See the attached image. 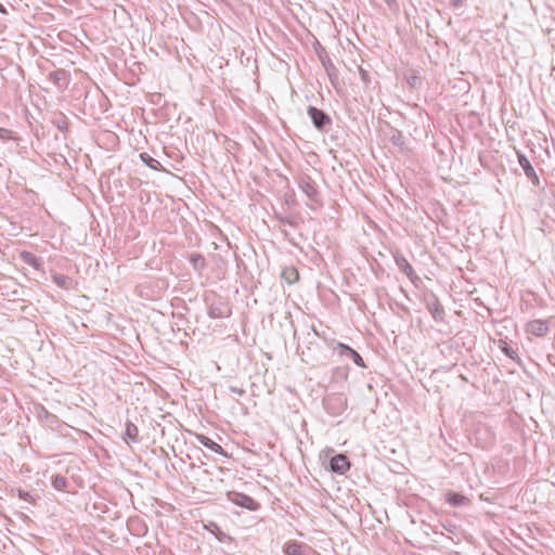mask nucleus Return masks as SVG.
Listing matches in <instances>:
<instances>
[{
    "mask_svg": "<svg viewBox=\"0 0 555 555\" xmlns=\"http://www.w3.org/2000/svg\"><path fill=\"white\" fill-rule=\"evenodd\" d=\"M140 159L147 166L150 167L151 169L153 170H162L163 167L160 165V163L153 158L150 154L147 153H141L140 154Z\"/></svg>",
    "mask_w": 555,
    "mask_h": 555,
    "instance_id": "nucleus-20",
    "label": "nucleus"
},
{
    "mask_svg": "<svg viewBox=\"0 0 555 555\" xmlns=\"http://www.w3.org/2000/svg\"><path fill=\"white\" fill-rule=\"evenodd\" d=\"M318 54H319V59L322 63V66L324 67L330 80L334 83V81L337 80V78H338V70H337L336 66L331 61L330 56L327 55V53L324 50H322Z\"/></svg>",
    "mask_w": 555,
    "mask_h": 555,
    "instance_id": "nucleus-9",
    "label": "nucleus"
},
{
    "mask_svg": "<svg viewBox=\"0 0 555 555\" xmlns=\"http://www.w3.org/2000/svg\"><path fill=\"white\" fill-rule=\"evenodd\" d=\"M232 392H235L240 396L244 395V390L243 389H240V388H236V387H231L230 388Z\"/></svg>",
    "mask_w": 555,
    "mask_h": 555,
    "instance_id": "nucleus-30",
    "label": "nucleus"
},
{
    "mask_svg": "<svg viewBox=\"0 0 555 555\" xmlns=\"http://www.w3.org/2000/svg\"><path fill=\"white\" fill-rule=\"evenodd\" d=\"M283 551L286 555H306L305 545L297 541L286 542Z\"/></svg>",
    "mask_w": 555,
    "mask_h": 555,
    "instance_id": "nucleus-13",
    "label": "nucleus"
},
{
    "mask_svg": "<svg viewBox=\"0 0 555 555\" xmlns=\"http://www.w3.org/2000/svg\"><path fill=\"white\" fill-rule=\"evenodd\" d=\"M307 113L319 131L328 132L332 119L324 111L314 106H308Z\"/></svg>",
    "mask_w": 555,
    "mask_h": 555,
    "instance_id": "nucleus-1",
    "label": "nucleus"
},
{
    "mask_svg": "<svg viewBox=\"0 0 555 555\" xmlns=\"http://www.w3.org/2000/svg\"><path fill=\"white\" fill-rule=\"evenodd\" d=\"M68 73L65 69H56L49 74V79L56 86H66L68 81Z\"/></svg>",
    "mask_w": 555,
    "mask_h": 555,
    "instance_id": "nucleus-14",
    "label": "nucleus"
},
{
    "mask_svg": "<svg viewBox=\"0 0 555 555\" xmlns=\"http://www.w3.org/2000/svg\"><path fill=\"white\" fill-rule=\"evenodd\" d=\"M196 439L202 446L211 450L212 452L224 456L228 455L224 449L219 443L211 440L209 437L203 434H196Z\"/></svg>",
    "mask_w": 555,
    "mask_h": 555,
    "instance_id": "nucleus-12",
    "label": "nucleus"
},
{
    "mask_svg": "<svg viewBox=\"0 0 555 555\" xmlns=\"http://www.w3.org/2000/svg\"><path fill=\"white\" fill-rule=\"evenodd\" d=\"M330 468L337 474H345L350 468V463L346 455L337 454L330 460Z\"/></svg>",
    "mask_w": 555,
    "mask_h": 555,
    "instance_id": "nucleus-10",
    "label": "nucleus"
},
{
    "mask_svg": "<svg viewBox=\"0 0 555 555\" xmlns=\"http://www.w3.org/2000/svg\"><path fill=\"white\" fill-rule=\"evenodd\" d=\"M299 188L306 194V196L313 203L320 202L319 192L315 188V183L310 177H302L299 181Z\"/></svg>",
    "mask_w": 555,
    "mask_h": 555,
    "instance_id": "nucleus-6",
    "label": "nucleus"
},
{
    "mask_svg": "<svg viewBox=\"0 0 555 555\" xmlns=\"http://www.w3.org/2000/svg\"><path fill=\"white\" fill-rule=\"evenodd\" d=\"M426 307L436 321H443V307L440 305L438 298L434 294H430L426 297Z\"/></svg>",
    "mask_w": 555,
    "mask_h": 555,
    "instance_id": "nucleus-7",
    "label": "nucleus"
},
{
    "mask_svg": "<svg viewBox=\"0 0 555 555\" xmlns=\"http://www.w3.org/2000/svg\"><path fill=\"white\" fill-rule=\"evenodd\" d=\"M208 315L212 319L228 318L231 315V307L225 299L215 297L209 304Z\"/></svg>",
    "mask_w": 555,
    "mask_h": 555,
    "instance_id": "nucleus-2",
    "label": "nucleus"
},
{
    "mask_svg": "<svg viewBox=\"0 0 555 555\" xmlns=\"http://www.w3.org/2000/svg\"><path fill=\"white\" fill-rule=\"evenodd\" d=\"M11 138V131L4 128H0V139L7 140Z\"/></svg>",
    "mask_w": 555,
    "mask_h": 555,
    "instance_id": "nucleus-26",
    "label": "nucleus"
},
{
    "mask_svg": "<svg viewBox=\"0 0 555 555\" xmlns=\"http://www.w3.org/2000/svg\"><path fill=\"white\" fill-rule=\"evenodd\" d=\"M337 348L341 357L351 359L359 367H366L363 358L354 349L343 343H338Z\"/></svg>",
    "mask_w": 555,
    "mask_h": 555,
    "instance_id": "nucleus-8",
    "label": "nucleus"
},
{
    "mask_svg": "<svg viewBox=\"0 0 555 555\" xmlns=\"http://www.w3.org/2000/svg\"><path fill=\"white\" fill-rule=\"evenodd\" d=\"M391 141L395 145L401 146L403 144V137L400 131L393 130V134L391 135Z\"/></svg>",
    "mask_w": 555,
    "mask_h": 555,
    "instance_id": "nucleus-25",
    "label": "nucleus"
},
{
    "mask_svg": "<svg viewBox=\"0 0 555 555\" xmlns=\"http://www.w3.org/2000/svg\"><path fill=\"white\" fill-rule=\"evenodd\" d=\"M516 154H517L518 164L522 168L526 177L534 185H539L540 184L539 177L537 176L535 170H534L533 166L531 165L530 160L527 158V156L525 154H522L519 151H516Z\"/></svg>",
    "mask_w": 555,
    "mask_h": 555,
    "instance_id": "nucleus-5",
    "label": "nucleus"
},
{
    "mask_svg": "<svg viewBox=\"0 0 555 555\" xmlns=\"http://www.w3.org/2000/svg\"><path fill=\"white\" fill-rule=\"evenodd\" d=\"M124 439L127 443L139 441V429H138L137 425L130 421H128L126 423Z\"/></svg>",
    "mask_w": 555,
    "mask_h": 555,
    "instance_id": "nucleus-15",
    "label": "nucleus"
},
{
    "mask_svg": "<svg viewBox=\"0 0 555 555\" xmlns=\"http://www.w3.org/2000/svg\"><path fill=\"white\" fill-rule=\"evenodd\" d=\"M53 281L57 286L65 288V289L68 288L69 282H70L69 278L64 274H54Z\"/></svg>",
    "mask_w": 555,
    "mask_h": 555,
    "instance_id": "nucleus-24",
    "label": "nucleus"
},
{
    "mask_svg": "<svg viewBox=\"0 0 555 555\" xmlns=\"http://www.w3.org/2000/svg\"><path fill=\"white\" fill-rule=\"evenodd\" d=\"M446 500L452 506H463L469 502L466 496L453 491L446 493Z\"/></svg>",
    "mask_w": 555,
    "mask_h": 555,
    "instance_id": "nucleus-16",
    "label": "nucleus"
},
{
    "mask_svg": "<svg viewBox=\"0 0 555 555\" xmlns=\"http://www.w3.org/2000/svg\"><path fill=\"white\" fill-rule=\"evenodd\" d=\"M499 348L509 359L514 360L517 363H520V359L518 357L517 351L515 349H513L506 341L500 340Z\"/></svg>",
    "mask_w": 555,
    "mask_h": 555,
    "instance_id": "nucleus-19",
    "label": "nucleus"
},
{
    "mask_svg": "<svg viewBox=\"0 0 555 555\" xmlns=\"http://www.w3.org/2000/svg\"><path fill=\"white\" fill-rule=\"evenodd\" d=\"M0 13H7L5 8L0 3Z\"/></svg>",
    "mask_w": 555,
    "mask_h": 555,
    "instance_id": "nucleus-31",
    "label": "nucleus"
},
{
    "mask_svg": "<svg viewBox=\"0 0 555 555\" xmlns=\"http://www.w3.org/2000/svg\"><path fill=\"white\" fill-rule=\"evenodd\" d=\"M21 259L35 269H39L41 266V259L30 251H22Z\"/></svg>",
    "mask_w": 555,
    "mask_h": 555,
    "instance_id": "nucleus-18",
    "label": "nucleus"
},
{
    "mask_svg": "<svg viewBox=\"0 0 555 555\" xmlns=\"http://www.w3.org/2000/svg\"><path fill=\"white\" fill-rule=\"evenodd\" d=\"M359 72L361 74V78L363 79V81H367L369 75L366 70H364L362 67H359Z\"/></svg>",
    "mask_w": 555,
    "mask_h": 555,
    "instance_id": "nucleus-29",
    "label": "nucleus"
},
{
    "mask_svg": "<svg viewBox=\"0 0 555 555\" xmlns=\"http://www.w3.org/2000/svg\"><path fill=\"white\" fill-rule=\"evenodd\" d=\"M311 330H312V332H313V333H312V334H311V333H308V334H307V338H308V340H309V343H310V344H312V341H311V339H310L311 337H318V336H319V333L317 332V330L314 328V326H312V327H311Z\"/></svg>",
    "mask_w": 555,
    "mask_h": 555,
    "instance_id": "nucleus-27",
    "label": "nucleus"
},
{
    "mask_svg": "<svg viewBox=\"0 0 555 555\" xmlns=\"http://www.w3.org/2000/svg\"><path fill=\"white\" fill-rule=\"evenodd\" d=\"M39 417L44 418L46 423L49 426H54L57 424L59 420L55 415L49 413L44 408L41 409V412L39 413Z\"/></svg>",
    "mask_w": 555,
    "mask_h": 555,
    "instance_id": "nucleus-23",
    "label": "nucleus"
},
{
    "mask_svg": "<svg viewBox=\"0 0 555 555\" xmlns=\"http://www.w3.org/2000/svg\"><path fill=\"white\" fill-rule=\"evenodd\" d=\"M228 498L235 505L245 507L249 511H257L259 507V503L245 493L233 491L228 493Z\"/></svg>",
    "mask_w": 555,
    "mask_h": 555,
    "instance_id": "nucleus-3",
    "label": "nucleus"
},
{
    "mask_svg": "<svg viewBox=\"0 0 555 555\" xmlns=\"http://www.w3.org/2000/svg\"><path fill=\"white\" fill-rule=\"evenodd\" d=\"M526 331L534 336H545L548 332V323L543 320H533L527 323Z\"/></svg>",
    "mask_w": 555,
    "mask_h": 555,
    "instance_id": "nucleus-11",
    "label": "nucleus"
},
{
    "mask_svg": "<svg viewBox=\"0 0 555 555\" xmlns=\"http://www.w3.org/2000/svg\"><path fill=\"white\" fill-rule=\"evenodd\" d=\"M281 278L288 284H294L299 279V273L295 267H285L282 270Z\"/></svg>",
    "mask_w": 555,
    "mask_h": 555,
    "instance_id": "nucleus-17",
    "label": "nucleus"
},
{
    "mask_svg": "<svg viewBox=\"0 0 555 555\" xmlns=\"http://www.w3.org/2000/svg\"><path fill=\"white\" fill-rule=\"evenodd\" d=\"M190 262L192 263L193 268L197 271H201L205 268V258L201 254H192L190 256Z\"/></svg>",
    "mask_w": 555,
    "mask_h": 555,
    "instance_id": "nucleus-21",
    "label": "nucleus"
},
{
    "mask_svg": "<svg viewBox=\"0 0 555 555\" xmlns=\"http://www.w3.org/2000/svg\"><path fill=\"white\" fill-rule=\"evenodd\" d=\"M395 262L397 267L409 278V280L416 284L420 281L418 275L415 273L413 267L410 264V262L406 260V258L397 253L395 256Z\"/></svg>",
    "mask_w": 555,
    "mask_h": 555,
    "instance_id": "nucleus-4",
    "label": "nucleus"
},
{
    "mask_svg": "<svg viewBox=\"0 0 555 555\" xmlns=\"http://www.w3.org/2000/svg\"><path fill=\"white\" fill-rule=\"evenodd\" d=\"M18 496L21 499H24V500H27V501L31 499V496H30V494L28 492H25V491H22V490L18 491Z\"/></svg>",
    "mask_w": 555,
    "mask_h": 555,
    "instance_id": "nucleus-28",
    "label": "nucleus"
},
{
    "mask_svg": "<svg viewBox=\"0 0 555 555\" xmlns=\"http://www.w3.org/2000/svg\"><path fill=\"white\" fill-rule=\"evenodd\" d=\"M52 486L55 490H64L67 487V479L62 475L52 476Z\"/></svg>",
    "mask_w": 555,
    "mask_h": 555,
    "instance_id": "nucleus-22",
    "label": "nucleus"
}]
</instances>
